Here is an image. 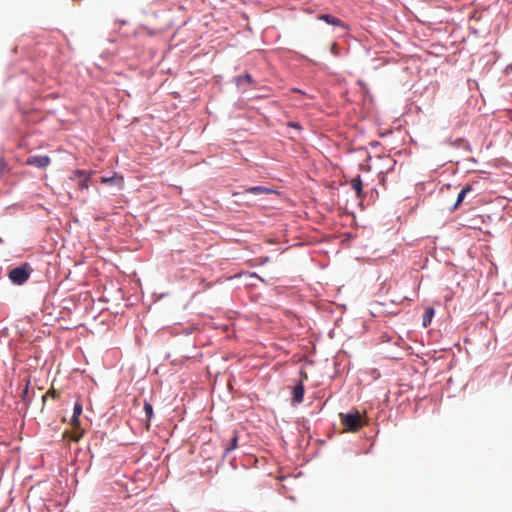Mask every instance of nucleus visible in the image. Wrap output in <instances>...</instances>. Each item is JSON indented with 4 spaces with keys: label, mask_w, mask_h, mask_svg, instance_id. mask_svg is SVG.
I'll return each instance as SVG.
<instances>
[{
    "label": "nucleus",
    "mask_w": 512,
    "mask_h": 512,
    "mask_svg": "<svg viewBox=\"0 0 512 512\" xmlns=\"http://www.w3.org/2000/svg\"><path fill=\"white\" fill-rule=\"evenodd\" d=\"M63 436L64 437H69L74 442H78L82 438L83 432L82 431L79 432L77 430L74 431V432L66 431V432H64Z\"/></svg>",
    "instance_id": "11"
},
{
    "label": "nucleus",
    "mask_w": 512,
    "mask_h": 512,
    "mask_svg": "<svg viewBox=\"0 0 512 512\" xmlns=\"http://www.w3.org/2000/svg\"><path fill=\"white\" fill-rule=\"evenodd\" d=\"M144 411L148 421L153 417V406L149 402L144 403Z\"/></svg>",
    "instance_id": "13"
},
{
    "label": "nucleus",
    "mask_w": 512,
    "mask_h": 512,
    "mask_svg": "<svg viewBox=\"0 0 512 512\" xmlns=\"http://www.w3.org/2000/svg\"><path fill=\"white\" fill-rule=\"evenodd\" d=\"M317 18L319 20L326 22L327 24H330V25L342 26V27L344 26V23L342 22V20H340L339 18L334 17L332 15H329V14H320V15H318Z\"/></svg>",
    "instance_id": "5"
},
{
    "label": "nucleus",
    "mask_w": 512,
    "mask_h": 512,
    "mask_svg": "<svg viewBox=\"0 0 512 512\" xmlns=\"http://www.w3.org/2000/svg\"><path fill=\"white\" fill-rule=\"evenodd\" d=\"M340 417L341 423L351 432H356L363 426L361 416L357 410L347 414L341 413Z\"/></svg>",
    "instance_id": "2"
},
{
    "label": "nucleus",
    "mask_w": 512,
    "mask_h": 512,
    "mask_svg": "<svg viewBox=\"0 0 512 512\" xmlns=\"http://www.w3.org/2000/svg\"><path fill=\"white\" fill-rule=\"evenodd\" d=\"M471 190H472L471 186L466 185L465 187H463V188L461 189V191H460V192L466 193V192H470Z\"/></svg>",
    "instance_id": "20"
},
{
    "label": "nucleus",
    "mask_w": 512,
    "mask_h": 512,
    "mask_svg": "<svg viewBox=\"0 0 512 512\" xmlns=\"http://www.w3.org/2000/svg\"><path fill=\"white\" fill-rule=\"evenodd\" d=\"M253 82V79H252V76L248 73H246L245 75H242V76H237L235 78V83L237 84V86H241L243 84H250Z\"/></svg>",
    "instance_id": "10"
},
{
    "label": "nucleus",
    "mask_w": 512,
    "mask_h": 512,
    "mask_svg": "<svg viewBox=\"0 0 512 512\" xmlns=\"http://www.w3.org/2000/svg\"><path fill=\"white\" fill-rule=\"evenodd\" d=\"M76 175H77V179H78V183H79L78 188L81 190L87 189L88 188L87 182L90 179V174L85 171H77Z\"/></svg>",
    "instance_id": "6"
},
{
    "label": "nucleus",
    "mask_w": 512,
    "mask_h": 512,
    "mask_svg": "<svg viewBox=\"0 0 512 512\" xmlns=\"http://www.w3.org/2000/svg\"><path fill=\"white\" fill-rule=\"evenodd\" d=\"M82 413V405L79 402H76L73 409V415L75 418H78Z\"/></svg>",
    "instance_id": "16"
},
{
    "label": "nucleus",
    "mask_w": 512,
    "mask_h": 512,
    "mask_svg": "<svg viewBox=\"0 0 512 512\" xmlns=\"http://www.w3.org/2000/svg\"><path fill=\"white\" fill-rule=\"evenodd\" d=\"M238 446V433L236 431L233 432L231 439L225 444V454L230 453L235 450Z\"/></svg>",
    "instance_id": "7"
},
{
    "label": "nucleus",
    "mask_w": 512,
    "mask_h": 512,
    "mask_svg": "<svg viewBox=\"0 0 512 512\" xmlns=\"http://www.w3.org/2000/svg\"><path fill=\"white\" fill-rule=\"evenodd\" d=\"M70 424H71L75 429H77V428H78V426L80 425L79 417H78V418H75V416H72Z\"/></svg>",
    "instance_id": "19"
},
{
    "label": "nucleus",
    "mask_w": 512,
    "mask_h": 512,
    "mask_svg": "<svg viewBox=\"0 0 512 512\" xmlns=\"http://www.w3.org/2000/svg\"><path fill=\"white\" fill-rule=\"evenodd\" d=\"M290 126H292L293 128H298L299 127V124L297 123H291Z\"/></svg>",
    "instance_id": "21"
},
{
    "label": "nucleus",
    "mask_w": 512,
    "mask_h": 512,
    "mask_svg": "<svg viewBox=\"0 0 512 512\" xmlns=\"http://www.w3.org/2000/svg\"><path fill=\"white\" fill-rule=\"evenodd\" d=\"M103 183H115L117 188H122L123 178L120 176L100 177Z\"/></svg>",
    "instance_id": "9"
},
{
    "label": "nucleus",
    "mask_w": 512,
    "mask_h": 512,
    "mask_svg": "<svg viewBox=\"0 0 512 512\" xmlns=\"http://www.w3.org/2000/svg\"><path fill=\"white\" fill-rule=\"evenodd\" d=\"M8 169L9 168L7 162L3 158H0V176L5 174Z\"/></svg>",
    "instance_id": "17"
},
{
    "label": "nucleus",
    "mask_w": 512,
    "mask_h": 512,
    "mask_svg": "<svg viewBox=\"0 0 512 512\" xmlns=\"http://www.w3.org/2000/svg\"><path fill=\"white\" fill-rule=\"evenodd\" d=\"M246 192H265V193H268V192H276V191L271 189V188H269V187L255 186V187H251V188L247 189Z\"/></svg>",
    "instance_id": "12"
},
{
    "label": "nucleus",
    "mask_w": 512,
    "mask_h": 512,
    "mask_svg": "<svg viewBox=\"0 0 512 512\" xmlns=\"http://www.w3.org/2000/svg\"><path fill=\"white\" fill-rule=\"evenodd\" d=\"M47 397H51L53 399H56L59 397V393L56 392L54 389H51L49 390L43 397H42V400L43 402L45 403Z\"/></svg>",
    "instance_id": "15"
},
{
    "label": "nucleus",
    "mask_w": 512,
    "mask_h": 512,
    "mask_svg": "<svg viewBox=\"0 0 512 512\" xmlns=\"http://www.w3.org/2000/svg\"><path fill=\"white\" fill-rule=\"evenodd\" d=\"M304 385L302 381H300L298 384H296L293 388L292 395H293V403L294 404H300L303 402L304 398Z\"/></svg>",
    "instance_id": "4"
},
{
    "label": "nucleus",
    "mask_w": 512,
    "mask_h": 512,
    "mask_svg": "<svg viewBox=\"0 0 512 512\" xmlns=\"http://www.w3.org/2000/svg\"><path fill=\"white\" fill-rule=\"evenodd\" d=\"M351 186L356 192H362L363 187L359 177L352 180Z\"/></svg>",
    "instance_id": "14"
},
{
    "label": "nucleus",
    "mask_w": 512,
    "mask_h": 512,
    "mask_svg": "<svg viewBox=\"0 0 512 512\" xmlns=\"http://www.w3.org/2000/svg\"><path fill=\"white\" fill-rule=\"evenodd\" d=\"M465 195L466 194H458V198H457L455 204L453 205V207L451 208V210H454L458 207V205L463 201Z\"/></svg>",
    "instance_id": "18"
},
{
    "label": "nucleus",
    "mask_w": 512,
    "mask_h": 512,
    "mask_svg": "<svg viewBox=\"0 0 512 512\" xmlns=\"http://www.w3.org/2000/svg\"><path fill=\"white\" fill-rule=\"evenodd\" d=\"M434 314H435L434 308H432V307L426 308V310L423 314V318H422V324L424 327H428L431 324Z\"/></svg>",
    "instance_id": "8"
},
{
    "label": "nucleus",
    "mask_w": 512,
    "mask_h": 512,
    "mask_svg": "<svg viewBox=\"0 0 512 512\" xmlns=\"http://www.w3.org/2000/svg\"><path fill=\"white\" fill-rule=\"evenodd\" d=\"M32 268L28 263H25L19 267L13 268L8 277L13 284L22 285L24 284L30 277Z\"/></svg>",
    "instance_id": "1"
},
{
    "label": "nucleus",
    "mask_w": 512,
    "mask_h": 512,
    "mask_svg": "<svg viewBox=\"0 0 512 512\" xmlns=\"http://www.w3.org/2000/svg\"><path fill=\"white\" fill-rule=\"evenodd\" d=\"M50 163L48 156H33L27 160V164L36 166L38 168H45Z\"/></svg>",
    "instance_id": "3"
}]
</instances>
